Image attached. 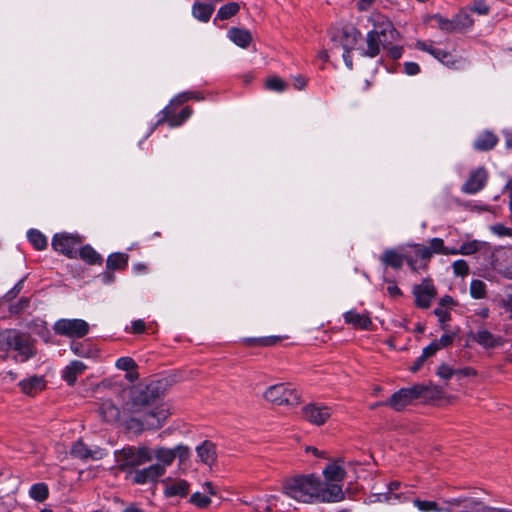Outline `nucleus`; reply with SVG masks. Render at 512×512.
<instances>
[{
	"mask_svg": "<svg viewBox=\"0 0 512 512\" xmlns=\"http://www.w3.org/2000/svg\"><path fill=\"white\" fill-rule=\"evenodd\" d=\"M283 494L302 503H335L344 500L345 494L337 485L322 484L313 474L287 478L282 485Z\"/></svg>",
	"mask_w": 512,
	"mask_h": 512,
	"instance_id": "1",
	"label": "nucleus"
},
{
	"mask_svg": "<svg viewBox=\"0 0 512 512\" xmlns=\"http://www.w3.org/2000/svg\"><path fill=\"white\" fill-rule=\"evenodd\" d=\"M159 398L158 387L149 384L133 393L131 401L132 413H143L141 419L131 418L128 421L129 429H158L168 417V411L164 407H154Z\"/></svg>",
	"mask_w": 512,
	"mask_h": 512,
	"instance_id": "2",
	"label": "nucleus"
},
{
	"mask_svg": "<svg viewBox=\"0 0 512 512\" xmlns=\"http://www.w3.org/2000/svg\"><path fill=\"white\" fill-rule=\"evenodd\" d=\"M373 22L374 28L366 35L367 47L365 49H360V54L362 56L370 58L378 56L381 48L388 47L399 38L398 31L386 17L376 15Z\"/></svg>",
	"mask_w": 512,
	"mask_h": 512,
	"instance_id": "3",
	"label": "nucleus"
},
{
	"mask_svg": "<svg viewBox=\"0 0 512 512\" xmlns=\"http://www.w3.org/2000/svg\"><path fill=\"white\" fill-rule=\"evenodd\" d=\"M0 350L14 352L13 359L24 363L36 355L35 340L27 333L6 329L0 332Z\"/></svg>",
	"mask_w": 512,
	"mask_h": 512,
	"instance_id": "4",
	"label": "nucleus"
},
{
	"mask_svg": "<svg viewBox=\"0 0 512 512\" xmlns=\"http://www.w3.org/2000/svg\"><path fill=\"white\" fill-rule=\"evenodd\" d=\"M263 398L277 406H295L300 403L301 394L291 384L278 383L266 388Z\"/></svg>",
	"mask_w": 512,
	"mask_h": 512,
	"instance_id": "5",
	"label": "nucleus"
},
{
	"mask_svg": "<svg viewBox=\"0 0 512 512\" xmlns=\"http://www.w3.org/2000/svg\"><path fill=\"white\" fill-rule=\"evenodd\" d=\"M427 390L428 387L422 384H416L409 388H402L395 392L385 405L390 406L396 411H401L411 404L413 400L423 396Z\"/></svg>",
	"mask_w": 512,
	"mask_h": 512,
	"instance_id": "6",
	"label": "nucleus"
},
{
	"mask_svg": "<svg viewBox=\"0 0 512 512\" xmlns=\"http://www.w3.org/2000/svg\"><path fill=\"white\" fill-rule=\"evenodd\" d=\"M416 47L431 54L434 58L449 68L460 70L464 69L466 66V60L464 58L456 56L449 51L434 47L432 43L419 41L416 43Z\"/></svg>",
	"mask_w": 512,
	"mask_h": 512,
	"instance_id": "7",
	"label": "nucleus"
},
{
	"mask_svg": "<svg viewBox=\"0 0 512 512\" xmlns=\"http://www.w3.org/2000/svg\"><path fill=\"white\" fill-rule=\"evenodd\" d=\"M54 332L68 338H82L89 332V324L82 319H59L54 323Z\"/></svg>",
	"mask_w": 512,
	"mask_h": 512,
	"instance_id": "8",
	"label": "nucleus"
},
{
	"mask_svg": "<svg viewBox=\"0 0 512 512\" xmlns=\"http://www.w3.org/2000/svg\"><path fill=\"white\" fill-rule=\"evenodd\" d=\"M81 243L82 238L78 234L58 233L53 236L51 245L55 251L68 258H76Z\"/></svg>",
	"mask_w": 512,
	"mask_h": 512,
	"instance_id": "9",
	"label": "nucleus"
},
{
	"mask_svg": "<svg viewBox=\"0 0 512 512\" xmlns=\"http://www.w3.org/2000/svg\"><path fill=\"white\" fill-rule=\"evenodd\" d=\"M121 455L122 469L138 467L153 459L151 450L146 446L124 448Z\"/></svg>",
	"mask_w": 512,
	"mask_h": 512,
	"instance_id": "10",
	"label": "nucleus"
},
{
	"mask_svg": "<svg viewBox=\"0 0 512 512\" xmlns=\"http://www.w3.org/2000/svg\"><path fill=\"white\" fill-rule=\"evenodd\" d=\"M412 247L415 248L416 256L420 257V260L428 262L433 254L440 255H454V247L450 248L444 245V241L441 238H432L429 240V247L422 244H414Z\"/></svg>",
	"mask_w": 512,
	"mask_h": 512,
	"instance_id": "11",
	"label": "nucleus"
},
{
	"mask_svg": "<svg viewBox=\"0 0 512 512\" xmlns=\"http://www.w3.org/2000/svg\"><path fill=\"white\" fill-rule=\"evenodd\" d=\"M412 293L417 307L427 309L435 298L437 291L430 278H425L420 284L414 285Z\"/></svg>",
	"mask_w": 512,
	"mask_h": 512,
	"instance_id": "12",
	"label": "nucleus"
},
{
	"mask_svg": "<svg viewBox=\"0 0 512 512\" xmlns=\"http://www.w3.org/2000/svg\"><path fill=\"white\" fill-rule=\"evenodd\" d=\"M331 415V408L321 403H309L302 408L303 418L317 426L323 425Z\"/></svg>",
	"mask_w": 512,
	"mask_h": 512,
	"instance_id": "13",
	"label": "nucleus"
},
{
	"mask_svg": "<svg viewBox=\"0 0 512 512\" xmlns=\"http://www.w3.org/2000/svg\"><path fill=\"white\" fill-rule=\"evenodd\" d=\"M360 32L353 27L337 30L331 37L334 47L342 48L344 51H351L355 48Z\"/></svg>",
	"mask_w": 512,
	"mask_h": 512,
	"instance_id": "14",
	"label": "nucleus"
},
{
	"mask_svg": "<svg viewBox=\"0 0 512 512\" xmlns=\"http://www.w3.org/2000/svg\"><path fill=\"white\" fill-rule=\"evenodd\" d=\"M324 481L322 484L337 485L342 491V482L346 477V471L342 466L341 460L330 462L325 466L322 472Z\"/></svg>",
	"mask_w": 512,
	"mask_h": 512,
	"instance_id": "15",
	"label": "nucleus"
},
{
	"mask_svg": "<svg viewBox=\"0 0 512 512\" xmlns=\"http://www.w3.org/2000/svg\"><path fill=\"white\" fill-rule=\"evenodd\" d=\"M71 455L81 460H100L106 452L99 446L88 447L82 440H78L71 447Z\"/></svg>",
	"mask_w": 512,
	"mask_h": 512,
	"instance_id": "16",
	"label": "nucleus"
},
{
	"mask_svg": "<svg viewBox=\"0 0 512 512\" xmlns=\"http://www.w3.org/2000/svg\"><path fill=\"white\" fill-rule=\"evenodd\" d=\"M165 474L164 466L153 464L143 469H136L132 472V482L135 484H146L155 482Z\"/></svg>",
	"mask_w": 512,
	"mask_h": 512,
	"instance_id": "17",
	"label": "nucleus"
},
{
	"mask_svg": "<svg viewBox=\"0 0 512 512\" xmlns=\"http://www.w3.org/2000/svg\"><path fill=\"white\" fill-rule=\"evenodd\" d=\"M487 180V171L485 168L479 167L470 173L468 179L462 185L461 190L465 194H475L485 187Z\"/></svg>",
	"mask_w": 512,
	"mask_h": 512,
	"instance_id": "18",
	"label": "nucleus"
},
{
	"mask_svg": "<svg viewBox=\"0 0 512 512\" xmlns=\"http://www.w3.org/2000/svg\"><path fill=\"white\" fill-rule=\"evenodd\" d=\"M473 339L484 349H494L505 344L506 340L500 335H495L486 328H479Z\"/></svg>",
	"mask_w": 512,
	"mask_h": 512,
	"instance_id": "19",
	"label": "nucleus"
},
{
	"mask_svg": "<svg viewBox=\"0 0 512 512\" xmlns=\"http://www.w3.org/2000/svg\"><path fill=\"white\" fill-rule=\"evenodd\" d=\"M446 503L451 505L452 509L454 507H462L463 509L460 512H494L493 508H489L473 499L453 498L446 501Z\"/></svg>",
	"mask_w": 512,
	"mask_h": 512,
	"instance_id": "20",
	"label": "nucleus"
},
{
	"mask_svg": "<svg viewBox=\"0 0 512 512\" xmlns=\"http://www.w3.org/2000/svg\"><path fill=\"white\" fill-rule=\"evenodd\" d=\"M344 321L356 329L369 330L372 326L369 313H359L356 310L347 311L344 314Z\"/></svg>",
	"mask_w": 512,
	"mask_h": 512,
	"instance_id": "21",
	"label": "nucleus"
},
{
	"mask_svg": "<svg viewBox=\"0 0 512 512\" xmlns=\"http://www.w3.org/2000/svg\"><path fill=\"white\" fill-rule=\"evenodd\" d=\"M164 494L166 497H185L189 491V483L185 480L172 481L169 478L163 480Z\"/></svg>",
	"mask_w": 512,
	"mask_h": 512,
	"instance_id": "22",
	"label": "nucleus"
},
{
	"mask_svg": "<svg viewBox=\"0 0 512 512\" xmlns=\"http://www.w3.org/2000/svg\"><path fill=\"white\" fill-rule=\"evenodd\" d=\"M283 496H284V494L282 493L281 495H265L262 498H257L258 502H265L266 505H265V507H262V505L256 504L255 509H257V510L263 509L266 512H270L273 510H276L279 512L286 511L288 509V507L290 506V504L286 505L284 501H281V506L278 505L280 498H282Z\"/></svg>",
	"mask_w": 512,
	"mask_h": 512,
	"instance_id": "23",
	"label": "nucleus"
},
{
	"mask_svg": "<svg viewBox=\"0 0 512 512\" xmlns=\"http://www.w3.org/2000/svg\"><path fill=\"white\" fill-rule=\"evenodd\" d=\"M19 386L23 393L33 396L45 388V381L41 376H31L22 380Z\"/></svg>",
	"mask_w": 512,
	"mask_h": 512,
	"instance_id": "24",
	"label": "nucleus"
},
{
	"mask_svg": "<svg viewBox=\"0 0 512 512\" xmlns=\"http://www.w3.org/2000/svg\"><path fill=\"white\" fill-rule=\"evenodd\" d=\"M228 38L237 46L247 48L252 41V35L247 29L232 27L228 30Z\"/></svg>",
	"mask_w": 512,
	"mask_h": 512,
	"instance_id": "25",
	"label": "nucleus"
},
{
	"mask_svg": "<svg viewBox=\"0 0 512 512\" xmlns=\"http://www.w3.org/2000/svg\"><path fill=\"white\" fill-rule=\"evenodd\" d=\"M197 456L200 461L207 465H212L216 460V448L210 441H204L196 447Z\"/></svg>",
	"mask_w": 512,
	"mask_h": 512,
	"instance_id": "26",
	"label": "nucleus"
},
{
	"mask_svg": "<svg viewBox=\"0 0 512 512\" xmlns=\"http://www.w3.org/2000/svg\"><path fill=\"white\" fill-rule=\"evenodd\" d=\"M86 370V365L82 361H72L63 371V378L69 384L73 385L77 377Z\"/></svg>",
	"mask_w": 512,
	"mask_h": 512,
	"instance_id": "27",
	"label": "nucleus"
},
{
	"mask_svg": "<svg viewBox=\"0 0 512 512\" xmlns=\"http://www.w3.org/2000/svg\"><path fill=\"white\" fill-rule=\"evenodd\" d=\"M497 142V136L489 131H486L477 136L474 141V148L478 151H488L493 149Z\"/></svg>",
	"mask_w": 512,
	"mask_h": 512,
	"instance_id": "28",
	"label": "nucleus"
},
{
	"mask_svg": "<svg viewBox=\"0 0 512 512\" xmlns=\"http://www.w3.org/2000/svg\"><path fill=\"white\" fill-rule=\"evenodd\" d=\"M380 261L387 267L400 269L404 263V257H402V254L397 252L395 249H386L380 256Z\"/></svg>",
	"mask_w": 512,
	"mask_h": 512,
	"instance_id": "29",
	"label": "nucleus"
},
{
	"mask_svg": "<svg viewBox=\"0 0 512 512\" xmlns=\"http://www.w3.org/2000/svg\"><path fill=\"white\" fill-rule=\"evenodd\" d=\"M413 504L421 512H452V506L445 502V506H440L435 501L413 500Z\"/></svg>",
	"mask_w": 512,
	"mask_h": 512,
	"instance_id": "30",
	"label": "nucleus"
},
{
	"mask_svg": "<svg viewBox=\"0 0 512 512\" xmlns=\"http://www.w3.org/2000/svg\"><path fill=\"white\" fill-rule=\"evenodd\" d=\"M129 255L126 253L116 252L108 256L106 267L109 270H123L128 265Z\"/></svg>",
	"mask_w": 512,
	"mask_h": 512,
	"instance_id": "31",
	"label": "nucleus"
},
{
	"mask_svg": "<svg viewBox=\"0 0 512 512\" xmlns=\"http://www.w3.org/2000/svg\"><path fill=\"white\" fill-rule=\"evenodd\" d=\"M99 413L107 422H114L119 419L120 411L110 400H104L100 407Z\"/></svg>",
	"mask_w": 512,
	"mask_h": 512,
	"instance_id": "32",
	"label": "nucleus"
},
{
	"mask_svg": "<svg viewBox=\"0 0 512 512\" xmlns=\"http://www.w3.org/2000/svg\"><path fill=\"white\" fill-rule=\"evenodd\" d=\"M214 6L211 4L196 2L192 6V15L201 22H208L213 14Z\"/></svg>",
	"mask_w": 512,
	"mask_h": 512,
	"instance_id": "33",
	"label": "nucleus"
},
{
	"mask_svg": "<svg viewBox=\"0 0 512 512\" xmlns=\"http://www.w3.org/2000/svg\"><path fill=\"white\" fill-rule=\"evenodd\" d=\"M161 464L164 466V472H166L167 466H170L175 459V451L170 448L158 447L152 453Z\"/></svg>",
	"mask_w": 512,
	"mask_h": 512,
	"instance_id": "34",
	"label": "nucleus"
},
{
	"mask_svg": "<svg viewBox=\"0 0 512 512\" xmlns=\"http://www.w3.org/2000/svg\"><path fill=\"white\" fill-rule=\"evenodd\" d=\"M172 106L173 105L170 103L159 113V119L157 121L158 124L167 122L170 127H178L182 125L179 114L173 113Z\"/></svg>",
	"mask_w": 512,
	"mask_h": 512,
	"instance_id": "35",
	"label": "nucleus"
},
{
	"mask_svg": "<svg viewBox=\"0 0 512 512\" xmlns=\"http://www.w3.org/2000/svg\"><path fill=\"white\" fill-rule=\"evenodd\" d=\"M79 257L90 265L101 264L103 259L101 255L90 245L83 246L78 251Z\"/></svg>",
	"mask_w": 512,
	"mask_h": 512,
	"instance_id": "36",
	"label": "nucleus"
},
{
	"mask_svg": "<svg viewBox=\"0 0 512 512\" xmlns=\"http://www.w3.org/2000/svg\"><path fill=\"white\" fill-rule=\"evenodd\" d=\"M402 487V483L399 481H392L388 484V493L385 497V499L389 502L392 501H399V502H405L410 499L409 495L404 492L396 493L400 488Z\"/></svg>",
	"mask_w": 512,
	"mask_h": 512,
	"instance_id": "37",
	"label": "nucleus"
},
{
	"mask_svg": "<svg viewBox=\"0 0 512 512\" xmlns=\"http://www.w3.org/2000/svg\"><path fill=\"white\" fill-rule=\"evenodd\" d=\"M29 242L33 245L36 250H44L47 247V238L37 229H30L27 232Z\"/></svg>",
	"mask_w": 512,
	"mask_h": 512,
	"instance_id": "38",
	"label": "nucleus"
},
{
	"mask_svg": "<svg viewBox=\"0 0 512 512\" xmlns=\"http://www.w3.org/2000/svg\"><path fill=\"white\" fill-rule=\"evenodd\" d=\"M48 495L49 489L45 483H36L30 487L29 496L38 502L45 501Z\"/></svg>",
	"mask_w": 512,
	"mask_h": 512,
	"instance_id": "39",
	"label": "nucleus"
},
{
	"mask_svg": "<svg viewBox=\"0 0 512 512\" xmlns=\"http://www.w3.org/2000/svg\"><path fill=\"white\" fill-rule=\"evenodd\" d=\"M482 242L478 241V240H472V241H468V242H465L463 243L459 248H455L454 247V255H472V254H475L477 253L481 247H482Z\"/></svg>",
	"mask_w": 512,
	"mask_h": 512,
	"instance_id": "40",
	"label": "nucleus"
},
{
	"mask_svg": "<svg viewBox=\"0 0 512 512\" xmlns=\"http://www.w3.org/2000/svg\"><path fill=\"white\" fill-rule=\"evenodd\" d=\"M204 99L202 93L197 91H185L176 95L171 101V105H181L189 100L201 101Z\"/></svg>",
	"mask_w": 512,
	"mask_h": 512,
	"instance_id": "41",
	"label": "nucleus"
},
{
	"mask_svg": "<svg viewBox=\"0 0 512 512\" xmlns=\"http://www.w3.org/2000/svg\"><path fill=\"white\" fill-rule=\"evenodd\" d=\"M240 7L236 2H230L221 6L217 12L215 20H226L238 13Z\"/></svg>",
	"mask_w": 512,
	"mask_h": 512,
	"instance_id": "42",
	"label": "nucleus"
},
{
	"mask_svg": "<svg viewBox=\"0 0 512 512\" xmlns=\"http://www.w3.org/2000/svg\"><path fill=\"white\" fill-rule=\"evenodd\" d=\"M470 294L474 299L484 298L486 295V284L482 280H472L470 284Z\"/></svg>",
	"mask_w": 512,
	"mask_h": 512,
	"instance_id": "43",
	"label": "nucleus"
},
{
	"mask_svg": "<svg viewBox=\"0 0 512 512\" xmlns=\"http://www.w3.org/2000/svg\"><path fill=\"white\" fill-rule=\"evenodd\" d=\"M438 25L442 30L449 31V32L456 31V30L460 29V18L455 17L454 19L449 20V19L439 17Z\"/></svg>",
	"mask_w": 512,
	"mask_h": 512,
	"instance_id": "44",
	"label": "nucleus"
},
{
	"mask_svg": "<svg viewBox=\"0 0 512 512\" xmlns=\"http://www.w3.org/2000/svg\"><path fill=\"white\" fill-rule=\"evenodd\" d=\"M265 87L271 91L283 92L286 89L287 84L279 77H271L266 80Z\"/></svg>",
	"mask_w": 512,
	"mask_h": 512,
	"instance_id": "45",
	"label": "nucleus"
},
{
	"mask_svg": "<svg viewBox=\"0 0 512 512\" xmlns=\"http://www.w3.org/2000/svg\"><path fill=\"white\" fill-rule=\"evenodd\" d=\"M402 257H404V262H406L408 264V266L411 268V270H413V271H417L421 268H425L427 265V262H424L423 265H418L417 260L420 259V257L416 256L414 247H413V254L407 252V253L402 254Z\"/></svg>",
	"mask_w": 512,
	"mask_h": 512,
	"instance_id": "46",
	"label": "nucleus"
},
{
	"mask_svg": "<svg viewBox=\"0 0 512 512\" xmlns=\"http://www.w3.org/2000/svg\"><path fill=\"white\" fill-rule=\"evenodd\" d=\"M453 272L456 276H466L469 273V266L463 259H458L452 264Z\"/></svg>",
	"mask_w": 512,
	"mask_h": 512,
	"instance_id": "47",
	"label": "nucleus"
},
{
	"mask_svg": "<svg viewBox=\"0 0 512 512\" xmlns=\"http://www.w3.org/2000/svg\"><path fill=\"white\" fill-rule=\"evenodd\" d=\"M116 367L123 371H130L137 367L135 361L131 357H120L116 361Z\"/></svg>",
	"mask_w": 512,
	"mask_h": 512,
	"instance_id": "48",
	"label": "nucleus"
},
{
	"mask_svg": "<svg viewBox=\"0 0 512 512\" xmlns=\"http://www.w3.org/2000/svg\"><path fill=\"white\" fill-rule=\"evenodd\" d=\"M434 314L437 316L442 329H446V323L450 320V311L443 307H436Z\"/></svg>",
	"mask_w": 512,
	"mask_h": 512,
	"instance_id": "49",
	"label": "nucleus"
},
{
	"mask_svg": "<svg viewBox=\"0 0 512 512\" xmlns=\"http://www.w3.org/2000/svg\"><path fill=\"white\" fill-rule=\"evenodd\" d=\"M190 502L199 508H204L210 504L209 497L203 495L200 492L193 493L190 497Z\"/></svg>",
	"mask_w": 512,
	"mask_h": 512,
	"instance_id": "50",
	"label": "nucleus"
},
{
	"mask_svg": "<svg viewBox=\"0 0 512 512\" xmlns=\"http://www.w3.org/2000/svg\"><path fill=\"white\" fill-rule=\"evenodd\" d=\"M437 375L445 380L450 379L455 375V369L447 364H441L437 369Z\"/></svg>",
	"mask_w": 512,
	"mask_h": 512,
	"instance_id": "51",
	"label": "nucleus"
},
{
	"mask_svg": "<svg viewBox=\"0 0 512 512\" xmlns=\"http://www.w3.org/2000/svg\"><path fill=\"white\" fill-rule=\"evenodd\" d=\"M491 231L499 237L512 236V229L502 224L491 226Z\"/></svg>",
	"mask_w": 512,
	"mask_h": 512,
	"instance_id": "52",
	"label": "nucleus"
},
{
	"mask_svg": "<svg viewBox=\"0 0 512 512\" xmlns=\"http://www.w3.org/2000/svg\"><path fill=\"white\" fill-rule=\"evenodd\" d=\"M24 281H25V278L20 279L14 285V287L5 294V298L7 300L14 299L20 293V291L23 289Z\"/></svg>",
	"mask_w": 512,
	"mask_h": 512,
	"instance_id": "53",
	"label": "nucleus"
},
{
	"mask_svg": "<svg viewBox=\"0 0 512 512\" xmlns=\"http://www.w3.org/2000/svg\"><path fill=\"white\" fill-rule=\"evenodd\" d=\"M501 306L512 312V285L507 288L505 297L501 300Z\"/></svg>",
	"mask_w": 512,
	"mask_h": 512,
	"instance_id": "54",
	"label": "nucleus"
},
{
	"mask_svg": "<svg viewBox=\"0 0 512 512\" xmlns=\"http://www.w3.org/2000/svg\"><path fill=\"white\" fill-rule=\"evenodd\" d=\"M404 72L409 76L417 75L420 72V66L415 62H405Z\"/></svg>",
	"mask_w": 512,
	"mask_h": 512,
	"instance_id": "55",
	"label": "nucleus"
},
{
	"mask_svg": "<svg viewBox=\"0 0 512 512\" xmlns=\"http://www.w3.org/2000/svg\"><path fill=\"white\" fill-rule=\"evenodd\" d=\"M146 328L145 322L141 319L135 320L131 323V327L128 330L130 333L140 334L144 332Z\"/></svg>",
	"mask_w": 512,
	"mask_h": 512,
	"instance_id": "56",
	"label": "nucleus"
},
{
	"mask_svg": "<svg viewBox=\"0 0 512 512\" xmlns=\"http://www.w3.org/2000/svg\"><path fill=\"white\" fill-rule=\"evenodd\" d=\"M388 50V56L393 59H399L402 56L403 48L400 46H393L392 44L386 47Z\"/></svg>",
	"mask_w": 512,
	"mask_h": 512,
	"instance_id": "57",
	"label": "nucleus"
},
{
	"mask_svg": "<svg viewBox=\"0 0 512 512\" xmlns=\"http://www.w3.org/2000/svg\"><path fill=\"white\" fill-rule=\"evenodd\" d=\"M439 349L449 346L453 342V336L450 334H443L438 340L434 341Z\"/></svg>",
	"mask_w": 512,
	"mask_h": 512,
	"instance_id": "58",
	"label": "nucleus"
},
{
	"mask_svg": "<svg viewBox=\"0 0 512 512\" xmlns=\"http://www.w3.org/2000/svg\"><path fill=\"white\" fill-rule=\"evenodd\" d=\"M173 450L175 451V457H179L181 461L189 457V448L187 446L178 445Z\"/></svg>",
	"mask_w": 512,
	"mask_h": 512,
	"instance_id": "59",
	"label": "nucleus"
},
{
	"mask_svg": "<svg viewBox=\"0 0 512 512\" xmlns=\"http://www.w3.org/2000/svg\"><path fill=\"white\" fill-rule=\"evenodd\" d=\"M471 10L480 15H485L488 13L489 7L484 1H477L472 6Z\"/></svg>",
	"mask_w": 512,
	"mask_h": 512,
	"instance_id": "60",
	"label": "nucleus"
},
{
	"mask_svg": "<svg viewBox=\"0 0 512 512\" xmlns=\"http://www.w3.org/2000/svg\"><path fill=\"white\" fill-rule=\"evenodd\" d=\"M438 350H440L438 348V346L436 345V343L433 341L432 343H430L428 346H426L423 350H422V356L424 358H429L431 356H433Z\"/></svg>",
	"mask_w": 512,
	"mask_h": 512,
	"instance_id": "61",
	"label": "nucleus"
},
{
	"mask_svg": "<svg viewBox=\"0 0 512 512\" xmlns=\"http://www.w3.org/2000/svg\"><path fill=\"white\" fill-rule=\"evenodd\" d=\"M476 370L472 367H464L460 369H455V375L458 377H469V376H475Z\"/></svg>",
	"mask_w": 512,
	"mask_h": 512,
	"instance_id": "62",
	"label": "nucleus"
},
{
	"mask_svg": "<svg viewBox=\"0 0 512 512\" xmlns=\"http://www.w3.org/2000/svg\"><path fill=\"white\" fill-rule=\"evenodd\" d=\"M71 350L74 354L81 356V357H87L88 351L84 348V346L80 343H72L71 344Z\"/></svg>",
	"mask_w": 512,
	"mask_h": 512,
	"instance_id": "63",
	"label": "nucleus"
},
{
	"mask_svg": "<svg viewBox=\"0 0 512 512\" xmlns=\"http://www.w3.org/2000/svg\"><path fill=\"white\" fill-rule=\"evenodd\" d=\"M307 84V79L302 76V75H298L294 78V87L298 90H302L305 88Z\"/></svg>",
	"mask_w": 512,
	"mask_h": 512,
	"instance_id": "64",
	"label": "nucleus"
}]
</instances>
